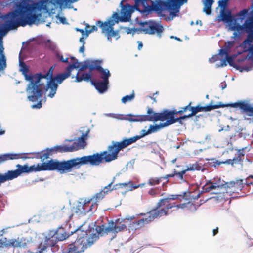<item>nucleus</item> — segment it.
Listing matches in <instances>:
<instances>
[{
  "label": "nucleus",
  "instance_id": "nucleus-1",
  "mask_svg": "<svg viewBox=\"0 0 253 253\" xmlns=\"http://www.w3.org/2000/svg\"><path fill=\"white\" fill-rule=\"evenodd\" d=\"M47 0L34 2L31 0H20L16 4L15 9L4 16L6 20L4 28L0 29V35L7 31L16 29L19 26L31 25L38 19V12L47 8Z\"/></svg>",
  "mask_w": 253,
  "mask_h": 253
},
{
  "label": "nucleus",
  "instance_id": "nucleus-2",
  "mask_svg": "<svg viewBox=\"0 0 253 253\" xmlns=\"http://www.w3.org/2000/svg\"><path fill=\"white\" fill-rule=\"evenodd\" d=\"M134 219V216H129L124 219L118 218L115 221H109L107 226L104 225H96L95 233L82 230L81 229L82 226H80L78 227L80 231L76 232L78 233V236L76 241L69 245L67 253H80L84 252L99 238V236H102L112 233L114 234L112 237H115L118 232L126 230V220L131 222Z\"/></svg>",
  "mask_w": 253,
  "mask_h": 253
},
{
  "label": "nucleus",
  "instance_id": "nucleus-3",
  "mask_svg": "<svg viewBox=\"0 0 253 253\" xmlns=\"http://www.w3.org/2000/svg\"><path fill=\"white\" fill-rule=\"evenodd\" d=\"M88 164L86 156L81 158H75L67 161H58L50 160L47 163L38 164L37 166L34 165L29 167L27 165H21L17 164L16 167L19 175L23 173H29L32 171H40L43 170H57L60 173L71 172L74 167H80L81 166Z\"/></svg>",
  "mask_w": 253,
  "mask_h": 253
},
{
  "label": "nucleus",
  "instance_id": "nucleus-4",
  "mask_svg": "<svg viewBox=\"0 0 253 253\" xmlns=\"http://www.w3.org/2000/svg\"><path fill=\"white\" fill-rule=\"evenodd\" d=\"M148 130L147 131L142 130L140 135H136L129 138H126L121 142L113 141L111 145L108 146L107 150L101 152L100 154L96 153L92 155L85 156L88 164L97 166L99 165L102 162L108 163L116 160L121 150L135 143L139 139L151 134L150 133H148Z\"/></svg>",
  "mask_w": 253,
  "mask_h": 253
},
{
  "label": "nucleus",
  "instance_id": "nucleus-5",
  "mask_svg": "<svg viewBox=\"0 0 253 253\" xmlns=\"http://www.w3.org/2000/svg\"><path fill=\"white\" fill-rule=\"evenodd\" d=\"M224 107H231L233 108L239 107L241 110L246 114L249 116H253V107L251 106L250 104L245 101H239L235 103H228L226 104H222L221 102H219L218 104L215 105H209L206 106H201L200 105H197L196 106H192L190 107V111L191 112L188 114L183 116V120L190 118L192 116L196 115V114L200 112H208L215 109L219 108H223Z\"/></svg>",
  "mask_w": 253,
  "mask_h": 253
},
{
  "label": "nucleus",
  "instance_id": "nucleus-6",
  "mask_svg": "<svg viewBox=\"0 0 253 253\" xmlns=\"http://www.w3.org/2000/svg\"><path fill=\"white\" fill-rule=\"evenodd\" d=\"M143 6L142 12H146L154 11L160 13L164 11L169 10L170 11V14L173 16H176L177 13L179 12V5L178 3H183L184 0H166L165 1L159 0L156 2H152V4L149 6L146 2L148 0H142Z\"/></svg>",
  "mask_w": 253,
  "mask_h": 253
},
{
  "label": "nucleus",
  "instance_id": "nucleus-7",
  "mask_svg": "<svg viewBox=\"0 0 253 253\" xmlns=\"http://www.w3.org/2000/svg\"><path fill=\"white\" fill-rule=\"evenodd\" d=\"M80 231V228H77L73 231H71L70 233H67L64 231V228L58 229L51 236L46 237L44 243H41L38 246V251L36 253H42L45 250L47 247H54L57 243L59 241H63L66 239L69 236Z\"/></svg>",
  "mask_w": 253,
  "mask_h": 253
},
{
  "label": "nucleus",
  "instance_id": "nucleus-8",
  "mask_svg": "<svg viewBox=\"0 0 253 253\" xmlns=\"http://www.w3.org/2000/svg\"><path fill=\"white\" fill-rule=\"evenodd\" d=\"M55 68V65L51 66L48 72L44 75L42 73H36V85L39 87V92H36L34 91V98L33 99V102L38 101L36 104L33 105L32 106V108L40 109L42 107V98L43 95V91L46 89L45 86L43 83L41 82V80L42 79H51L53 78V73Z\"/></svg>",
  "mask_w": 253,
  "mask_h": 253
},
{
  "label": "nucleus",
  "instance_id": "nucleus-9",
  "mask_svg": "<svg viewBox=\"0 0 253 253\" xmlns=\"http://www.w3.org/2000/svg\"><path fill=\"white\" fill-rule=\"evenodd\" d=\"M78 66L76 65L75 64H69L65 69V72L57 74L54 76L53 78H51L49 81H48L46 91L49 90V93L48 94V96L52 98L56 94V90L58 88V84L55 83V81L58 84H61L62 82L68 78L71 74V72L74 69H77Z\"/></svg>",
  "mask_w": 253,
  "mask_h": 253
},
{
  "label": "nucleus",
  "instance_id": "nucleus-10",
  "mask_svg": "<svg viewBox=\"0 0 253 253\" xmlns=\"http://www.w3.org/2000/svg\"><path fill=\"white\" fill-rule=\"evenodd\" d=\"M166 209H153L148 212V216L147 217L143 218L137 221L133 222L130 224L129 227L132 230H136L144 227L146 225L150 224L156 218H159L162 216H166L167 214L166 210L171 207V206L168 205Z\"/></svg>",
  "mask_w": 253,
  "mask_h": 253
},
{
  "label": "nucleus",
  "instance_id": "nucleus-11",
  "mask_svg": "<svg viewBox=\"0 0 253 253\" xmlns=\"http://www.w3.org/2000/svg\"><path fill=\"white\" fill-rule=\"evenodd\" d=\"M19 71L21 72L24 76L25 79L29 82L27 86V91L29 94L28 99L33 102L34 98V91L39 92V87L36 85V73L35 74H28L29 72L28 66L21 59H19Z\"/></svg>",
  "mask_w": 253,
  "mask_h": 253
},
{
  "label": "nucleus",
  "instance_id": "nucleus-12",
  "mask_svg": "<svg viewBox=\"0 0 253 253\" xmlns=\"http://www.w3.org/2000/svg\"><path fill=\"white\" fill-rule=\"evenodd\" d=\"M140 4L138 6H131L128 3H126L125 4H122V8L121 11V17L120 18V21L122 22H128L130 20L131 15L132 13L134 11L135 9L140 11L142 13H146V12H142V10L143 8L142 5V0H138ZM150 11L146 12L149 13Z\"/></svg>",
  "mask_w": 253,
  "mask_h": 253
},
{
  "label": "nucleus",
  "instance_id": "nucleus-13",
  "mask_svg": "<svg viewBox=\"0 0 253 253\" xmlns=\"http://www.w3.org/2000/svg\"><path fill=\"white\" fill-rule=\"evenodd\" d=\"M115 22L112 19H109L104 22L101 21H98L96 25L102 29V32L105 33L108 40L112 37H116V39L119 38L118 31L114 30L113 26Z\"/></svg>",
  "mask_w": 253,
  "mask_h": 253
},
{
  "label": "nucleus",
  "instance_id": "nucleus-14",
  "mask_svg": "<svg viewBox=\"0 0 253 253\" xmlns=\"http://www.w3.org/2000/svg\"><path fill=\"white\" fill-rule=\"evenodd\" d=\"M140 25L141 26V30L145 34L149 35L157 34L160 36L164 31L163 26L155 22H144L141 23Z\"/></svg>",
  "mask_w": 253,
  "mask_h": 253
},
{
  "label": "nucleus",
  "instance_id": "nucleus-15",
  "mask_svg": "<svg viewBox=\"0 0 253 253\" xmlns=\"http://www.w3.org/2000/svg\"><path fill=\"white\" fill-rule=\"evenodd\" d=\"M2 244L5 246V248L12 247L13 248H27L31 242L27 239L24 238H17L8 240L6 238H1Z\"/></svg>",
  "mask_w": 253,
  "mask_h": 253
},
{
  "label": "nucleus",
  "instance_id": "nucleus-16",
  "mask_svg": "<svg viewBox=\"0 0 253 253\" xmlns=\"http://www.w3.org/2000/svg\"><path fill=\"white\" fill-rule=\"evenodd\" d=\"M158 121L166 122L162 123L165 126H167L173 124L176 122H178L180 124H182L181 120H183V116L178 118L173 117L171 116L170 110L165 109L163 111L159 113Z\"/></svg>",
  "mask_w": 253,
  "mask_h": 253
},
{
  "label": "nucleus",
  "instance_id": "nucleus-17",
  "mask_svg": "<svg viewBox=\"0 0 253 253\" xmlns=\"http://www.w3.org/2000/svg\"><path fill=\"white\" fill-rule=\"evenodd\" d=\"M178 198L177 195H171V197L169 198H163L160 199L158 203L157 204L156 207L155 209H166L168 207V205L169 206H171V207L168 209L166 210L167 214L166 216L168 215L169 214V209H171L173 208H176L178 209L180 207L179 205H176L175 203L171 202V200H175Z\"/></svg>",
  "mask_w": 253,
  "mask_h": 253
},
{
  "label": "nucleus",
  "instance_id": "nucleus-18",
  "mask_svg": "<svg viewBox=\"0 0 253 253\" xmlns=\"http://www.w3.org/2000/svg\"><path fill=\"white\" fill-rule=\"evenodd\" d=\"M114 181H112L109 184H108L106 186H105L102 190H104V192H106V194L109 192L112 191L113 190H116L120 188H123L124 187H126L128 186V188L127 190H132L133 189H136L140 186L139 185H134L132 181H130L128 183H119L116 184L113 186L112 188V185Z\"/></svg>",
  "mask_w": 253,
  "mask_h": 253
},
{
  "label": "nucleus",
  "instance_id": "nucleus-19",
  "mask_svg": "<svg viewBox=\"0 0 253 253\" xmlns=\"http://www.w3.org/2000/svg\"><path fill=\"white\" fill-rule=\"evenodd\" d=\"M114 181H112L109 184H108L106 186H105L102 190H104V192H106V194L109 192L112 191L113 190H116L120 188H123L124 187H126L128 186V188L127 190H132L133 189H136L140 186L139 185H134L132 181H130L128 183H119L116 184L113 186L112 188V185Z\"/></svg>",
  "mask_w": 253,
  "mask_h": 253
},
{
  "label": "nucleus",
  "instance_id": "nucleus-20",
  "mask_svg": "<svg viewBox=\"0 0 253 253\" xmlns=\"http://www.w3.org/2000/svg\"><path fill=\"white\" fill-rule=\"evenodd\" d=\"M247 148V147H245L241 149H237V156L234 157L233 159H227L225 161L222 162L217 161L216 163L218 165H220L221 164H227L233 166L234 164H241L243 162L245 154V151Z\"/></svg>",
  "mask_w": 253,
  "mask_h": 253
},
{
  "label": "nucleus",
  "instance_id": "nucleus-21",
  "mask_svg": "<svg viewBox=\"0 0 253 253\" xmlns=\"http://www.w3.org/2000/svg\"><path fill=\"white\" fill-rule=\"evenodd\" d=\"M244 182L242 179H237L236 181L225 183V189L227 192L239 193L244 187Z\"/></svg>",
  "mask_w": 253,
  "mask_h": 253
},
{
  "label": "nucleus",
  "instance_id": "nucleus-22",
  "mask_svg": "<svg viewBox=\"0 0 253 253\" xmlns=\"http://www.w3.org/2000/svg\"><path fill=\"white\" fill-rule=\"evenodd\" d=\"M248 33L247 38L245 39L241 44L244 52H249L251 54L250 58L253 61V32H247Z\"/></svg>",
  "mask_w": 253,
  "mask_h": 253
},
{
  "label": "nucleus",
  "instance_id": "nucleus-23",
  "mask_svg": "<svg viewBox=\"0 0 253 253\" xmlns=\"http://www.w3.org/2000/svg\"><path fill=\"white\" fill-rule=\"evenodd\" d=\"M102 61L99 60H97V62L96 65L94 67L91 66L90 70H96L101 75V78L103 80L109 81V77L110 76V73L109 71L106 69H104L101 67Z\"/></svg>",
  "mask_w": 253,
  "mask_h": 253
},
{
  "label": "nucleus",
  "instance_id": "nucleus-24",
  "mask_svg": "<svg viewBox=\"0 0 253 253\" xmlns=\"http://www.w3.org/2000/svg\"><path fill=\"white\" fill-rule=\"evenodd\" d=\"M84 206L82 205V203H80L75 207H74L72 209V212L71 213L70 210L69 209H65L63 210V212L68 213V219L66 220H70L74 213L78 215L80 214H85V211H84L83 207Z\"/></svg>",
  "mask_w": 253,
  "mask_h": 253
},
{
  "label": "nucleus",
  "instance_id": "nucleus-25",
  "mask_svg": "<svg viewBox=\"0 0 253 253\" xmlns=\"http://www.w3.org/2000/svg\"><path fill=\"white\" fill-rule=\"evenodd\" d=\"M89 130L88 129L85 133H83L82 136L77 139V142H74L71 146H73L75 149V151L80 149H83L86 145V140L88 137Z\"/></svg>",
  "mask_w": 253,
  "mask_h": 253
},
{
  "label": "nucleus",
  "instance_id": "nucleus-26",
  "mask_svg": "<svg viewBox=\"0 0 253 253\" xmlns=\"http://www.w3.org/2000/svg\"><path fill=\"white\" fill-rule=\"evenodd\" d=\"M109 81L103 80L102 82H98L94 79L91 80V84L100 93L104 92L108 88Z\"/></svg>",
  "mask_w": 253,
  "mask_h": 253
},
{
  "label": "nucleus",
  "instance_id": "nucleus-27",
  "mask_svg": "<svg viewBox=\"0 0 253 253\" xmlns=\"http://www.w3.org/2000/svg\"><path fill=\"white\" fill-rule=\"evenodd\" d=\"M75 148L73 146L68 145H57L52 148H51V150L52 151L53 154L58 152L65 153L75 151Z\"/></svg>",
  "mask_w": 253,
  "mask_h": 253
},
{
  "label": "nucleus",
  "instance_id": "nucleus-28",
  "mask_svg": "<svg viewBox=\"0 0 253 253\" xmlns=\"http://www.w3.org/2000/svg\"><path fill=\"white\" fill-rule=\"evenodd\" d=\"M53 154L52 151L51 150V148H47L43 150L41 152H39L35 153L36 158L40 159L41 161L43 162L49 158L50 156Z\"/></svg>",
  "mask_w": 253,
  "mask_h": 253
},
{
  "label": "nucleus",
  "instance_id": "nucleus-29",
  "mask_svg": "<svg viewBox=\"0 0 253 253\" xmlns=\"http://www.w3.org/2000/svg\"><path fill=\"white\" fill-rule=\"evenodd\" d=\"M159 113L155 112L152 108L147 107V114L143 117L146 121H158Z\"/></svg>",
  "mask_w": 253,
  "mask_h": 253
},
{
  "label": "nucleus",
  "instance_id": "nucleus-30",
  "mask_svg": "<svg viewBox=\"0 0 253 253\" xmlns=\"http://www.w3.org/2000/svg\"><path fill=\"white\" fill-rule=\"evenodd\" d=\"M20 154H4L0 155V164L9 160L18 159L21 158Z\"/></svg>",
  "mask_w": 253,
  "mask_h": 253
},
{
  "label": "nucleus",
  "instance_id": "nucleus-31",
  "mask_svg": "<svg viewBox=\"0 0 253 253\" xmlns=\"http://www.w3.org/2000/svg\"><path fill=\"white\" fill-rule=\"evenodd\" d=\"M19 176L17 169L15 170H8L5 174H2L3 182L12 180Z\"/></svg>",
  "mask_w": 253,
  "mask_h": 253
},
{
  "label": "nucleus",
  "instance_id": "nucleus-32",
  "mask_svg": "<svg viewBox=\"0 0 253 253\" xmlns=\"http://www.w3.org/2000/svg\"><path fill=\"white\" fill-rule=\"evenodd\" d=\"M92 76L91 73H83L81 75H80L79 72L78 71L76 76L75 81L76 82H80L82 81H85L87 82L90 81L91 82V80H92L91 79Z\"/></svg>",
  "mask_w": 253,
  "mask_h": 253
},
{
  "label": "nucleus",
  "instance_id": "nucleus-33",
  "mask_svg": "<svg viewBox=\"0 0 253 253\" xmlns=\"http://www.w3.org/2000/svg\"><path fill=\"white\" fill-rule=\"evenodd\" d=\"M97 62V60H93V61H85L84 62V64L83 65H82L81 66H79V72L80 71H85L87 68L89 69V72L88 73H91L94 70H91L90 68L91 66L94 67L96 65Z\"/></svg>",
  "mask_w": 253,
  "mask_h": 253
},
{
  "label": "nucleus",
  "instance_id": "nucleus-34",
  "mask_svg": "<svg viewBox=\"0 0 253 253\" xmlns=\"http://www.w3.org/2000/svg\"><path fill=\"white\" fill-rule=\"evenodd\" d=\"M3 47H0V71L4 69L6 66V58L3 54Z\"/></svg>",
  "mask_w": 253,
  "mask_h": 253
},
{
  "label": "nucleus",
  "instance_id": "nucleus-35",
  "mask_svg": "<svg viewBox=\"0 0 253 253\" xmlns=\"http://www.w3.org/2000/svg\"><path fill=\"white\" fill-rule=\"evenodd\" d=\"M106 195V192H104V190H101L94 195L91 199H92V201H95V204H96L103 199Z\"/></svg>",
  "mask_w": 253,
  "mask_h": 253
},
{
  "label": "nucleus",
  "instance_id": "nucleus-36",
  "mask_svg": "<svg viewBox=\"0 0 253 253\" xmlns=\"http://www.w3.org/2000/svg\"><path fill=\"white\" fill-rule=\"evenodd\" d=\"M222 20L226 22H230L232 20L231 12L227 10H223L221 12Z\"/></svg>",
  "mask_w": 253,
  "mask_h": 253
},
{
  "label": "nucleus",
  "instance_id": "nucleus-37",
  "mask_svg": "<svg viewBox=\"0 0 253 253\" xmlns=\"http://www.w3.org/2000/svg\"><path fill=\"white\" fill-rule=\"evenodd\" d=\"M162 177H153L150 178L148 181L147 184L150 186H154L155 185H158L162 181Z\"/></svg>",
  "mask_w": 253,
  "mask_h": 253
},
{
  "label": "nucleus",
  "instance_id": "nucleus-38",
  "mask_svg": "<svg viewBox=\"0 0 253 253\" xmlns=\"http://www.w3.org/2000/svg\"><path fill=\"white\" fill-rule=\"evenodd\" d=\"M202 169V166L198 162H196L195 164H189L185 169L186 171H194V170H200Z\"/></svg>",
  "mask_w": 253,
  "mask_h": 253
},
{
  "label": "nucleus",
  "instance_id": "nucleus-39",
  "mask_svg": "<svg viewBox=\"0 0 253 253\" xmlns=\"http://www.w3.org/2000/svg\"><path fill=\"white\" fill-rule=\"evenodd\" d=\"M166 127L162 123L159 124L150 125L148 133H152L157 131L159 129Z\"/></svg>",
  "mask_w": 253,
  "mask_h": 253
},
{
  "label": "nucleus",
  "instance_id": "nucleus-40",
  "mask_svg": "<svg viewBox=\"0 0 253 253\" xmlns=\"http://www.w3.org/2000/svg\"><path fill=\"white\" fill-rule=\"evenodd\" d=\"M209 184H211V186L213 187V188L214 189L220 190L222 188H224L225 189V186H224L225 183H221L220 179L218 181L216 182L209 181Z\"/></svg>",
  "mask_w": 253,
  "mask_h": 253
},
{
  "label": "nucleus",
  "instance_id": "nucleus-41",
  "mask_svg": "<svg viewBox=\"0 0 253 253\" xmlns=\"http://www.w3.org/2000/svg\"><path fill=\"white\" fill-rule=\"evenodd\" d=\"M245 185L251 188V186L253 187V175H249L246 179H245Z\"/></svg>",
  "mask_w": 253,
  "mask_h": 253
},
{
  "label": "nucleus",
  "instance_id": "nucleus-42",
  "mask_svg": "<svg viewBox=\"0 0 253 253\" xmlns=\"http://www.w3.org/2000/svg\"><path fill=\"white\" fill-rule=\"evenodd\" d=\"M159 193V190L157 188H152L148 191V194L152 197L157 196Z\"/></svg>",
  "mask_w": 253,
  "mask_h": 253
},
{
  "label": "nucleus",
  "instance_id": "nucleus-43",
  "mask_svg": "<svg viewBox=\"0 0 253 253\" xmlns=\"http://www.w3.org/2000/svg\"><path fill=\"white\" fill-rule=\"evenodd\" d=\"M204 7L203 8V11L206 13L207 15H210L211 13V5L207 4L204 3Z\"/></svg>",
  "mask_w": 253,
  "mask_h": 253
},
{
  "label": "nucleus",
  "instance_id": "nucleus-44",
  "mask_svg": "<svg viewBox=\"0 0 253 253\" xmlns=\"http://www.w3.org/2000/svg\"><path fill=\"white\" fill-rule=\"evenodd\" d=\"M134 97V94L132 93L130 95H126L125 96H124L122 98V102L124 103H126V102L128 101H130L131 99H133Z\"/></svg>",
  "mask_w": 253,
  "mask_h": 253
},
{
  "label": "nucleus",
  "instance_id": "nucleus-45",
  "mask_svg": "<svg viewBox=\"0 0 253 253\" xmlns=\"http://www.w3.org/2000/svg\"><path fill=\"white\" fill-rule=\"evenodd\" d=\"M92 201V199H86L84 200L83 203L82 204V205L83 206H84L83 208H84V211H85V214L86 213H88V211H86L85 209L86 208H88L89 205L90 204V202Z\"/></svg>",
  "mask_w": 253,
  "mask_h": 253
},
{
  "label": "nucleus",
  "instance_id": "nucleus-46",
  "mask_svg": "<svg viewBox=\"0 0 253 253\" xmlns=\"http://www.w3.org/2000/svg\"><path fill=\"white\" fill-rule=\"evenodd\" d=\"M192 102H190L185 107H181V109L178 111L179 114H182L183 113L186 112L188 110H190V107H191Z\"/></svg>",
  "mask_w": 253,
  "mask_h": 253
},
{
  "label": "nucleus",
  "instance_id": "nucleus-47",
  "mask_svg": "<svg viewBox=\"0 0 253 253\" xmlns=\"http://www.w3.org/2000/svg\"><path fill=\"white\" fill-rule=\"evenodd\" d=\"M213 187L211 186V184H209V181L207 182L206 185L203 187V190L205 192H209L210 191L213 190Z\"/></svg>",
  "mask_w": 253,
  "mask_h": 253
},
{
  "label": "nucleus",
  "instance_id": "nucleus-48",
  "mask_svg": "<svg viewBox=\"0 0 253 253\" xmlns=\"http://www.w3.org/2000/svg\"><path fill=\"white\" fill-rule=\"evenodd\" d=\"M97 205L98 204H95V201H94V203H92L91 205L90 204L89 205L88 208H86L85 209V211H88V213L92 211L95 209V206L96 207V209L97 208Z\"/></svg>",
  "mask_w": 253,
  "mask_h": 253
},
{
  "label": "nucleus",
  "instance_id": "nucleus-49",
  "mask_svg": "<svg viewBox=\"0 0 253 253\" xmlns=\"http://www.w3.org/2000/svg\"><path fill=\"white\" fill-rule=\"evenodd\" d=\"M187 171H186L185 169H183L181 171H179L177 174V175H176V176L178 177V179H179L181 180H184V175L186 173Z\"/></svg>",
  "mask_w": 253,
  "mask_h": 253
},
{
  "label": "nucleus",
  "instance_id": "nucleus-50",
  "mask_svg": "<svg viewBox=\"0 0 253 253\" xmlns=\"http://www.w3.org/2000/svg\"><path fill=\"white\" fill-rule=\"evenodd\" d=\"M229 52H230L229 51V50H228V49H226L225 48L220 49L219 50V54L222 56L225 55H226V57L227 55H229Z\"/></svg>",
  "mask_w": 253,
  "mask_h": 253
},
{
  "label": "nucleus",
  "instance_id": "nucleus-51",
  "mask_svg": "<svg viewBox=\"0 0 253 253\" xmlns=\"http://www.w3.org/2000/svg\"><path fill=\"white\" fill-rule=\"evenodd\" d=\"M234 44V41H229L225 43L224 48L226 49H228L229 50V51L230 52V48L233 46Z\"/></svg>",
  "mask_w": 253,
  "mask_h": 253
},
{
  "label": "nucleus",
  "instance_id": "nucleus-52",
  "mask_svg": "<svg viewBox=\"0 0 253 253\" xmlns=\"http://www.w3.org/2000/svg\"><path fill=\"white\" fill-rule=\"evenodd\" d=\"M248 10L247 9H244L239 12L238 15L241 17H241V18H244L248 15Z\"/></svg>",
  "mask_w": 253,
  "mask_h": 253
},
{
  "label": "nucleus",
  "instance_id": "nucleus-53",
  "mask_svg": "<svg viewBox=\"0 0 253 253\" xmlns=\"http://www.w3.org/2000/svg\"><path fill=\"white\" fill-rule=\"evenodd\" d=\"M56 17V18L59 20L60 23H62L63 24H67V22L65 17L60 16L59 15H57Z\"/></svg>",
  "mask_w": 253,
  "mask_h": 253
},
{
  "label": "nucleus",
  "instance_id": "nucleus-54",
  "mask_svg": "<svg viewBox=\"0 0 253 253\" xmlns=\"http://www.w3.org/2000/svg\"><path fill=\"white\" fill-rule=\"evenodd\" d=\"M225 60H226V61H227L229 63V64L230 66H233V63H234V61H233V57L232 56H229V55H227L226 57Z\"/></svg>",
  "mask_w": 253,
  "mask_h": 253
},
{
  "label": "nucleus",
  "instance_id": "nucleus-55",
  "mask_svg": "<svg viewBox=\"0 0 253 253\" xmlns=\"http://www.w3.org/2000/svg\"><path fill=\"white\" fill-rule=\"evenodd\" d=\"M174 177V174H173L172 173H171V174H167L165 176H162V179L166 180V183H168L169 181V178L170 177Z\"/></svg>",
  "mask_w": 253,
  "mask_h": 253
},
{
  "label": "nucleus",
  "instance_id": "nucleus-56",
  "mask_svg": "<svg viewBox=\"0 0 253 253\" xmlns=\"http://www.w3.org/2000/svg\"><path fill=\"white\" fill-rule=\"evenodd\" d=\"M145 116V115H136L135 116V118H136V119L135 120L140 122L142 121H146L145 119L143 117Z\"/></svg>",
  "mask_w": 253,
  "mask_h": 253
},
{
  "label": "nucleus",
  "instance_id": "nucleus-57",
  "mask_svg": "<svg viewBox=\"0 0 253 253\" xmlns=\"http://www.w3.org/2000/svg\"><path fill=\"white\" fill-rule=\"evenodd\" d=\"M219 60L218 55H214L211 58L209 59V61L211 62H214Z\"/></svg>",
  "mask_w": 253,
  "mask_h": 253
},
{
  "label": "nucleus",
  "instance_id": "nucleus-58",
  "mask_svg": "<svg viewBox=\"0 0 253 253\" xmlns=\"http://www.w3.org/2000/svg\"><path fill=\"white\" fill-rule=\"evenodd\" d=\"M70 59L73 61V63L71 64H75L76 65L78 66L77 68H78L79 67V64H80V63L78 61V60L74 57H71Z\"/></svg>",
  "mask_w": 253,
  "mask_h": 253
},
{
  "label": "nucleus",
  "instance_id": "nucleus-59",
  "mask_svg": "<svg viewBox=\"0 0 253 253\" xmlns=\"http://www.w3.org/2000/svg\"><path fill=\"white\" fill-rule=\"evenodd\" d=\"M226 66H227V63H226V61L225 59V60H221L220 64L219 65H218L217 66V67H224Z\"/></svg>",
  "mask_w": 253,
  "mask_h": 253
},
{
  "label": "nucleus",
  "instance_id": "nucleus-60",
  "mask_svg": "<svg viewBox=\"0 0 253 253\" xmlns=\"http://www.w3.org/2000/svg\"><path fill=\"white\" fill-rule=\"evenodd\" d=\"M56 57L61 61L62 62V60H63V56L62 54H61L59 52L56 53Z\"/></svg>",
  "mask_w": 253,
  "mask_h": 253
},
{
  "label": "nucleus",
  "instance_id": "nucleus-61",
  "mask_svg": "<svg viewBox=\"0 0 253 253\" xmlns=\"http://www.w3.org/2000/svg\"><path fill=\"white\" fill-rule=\"evenodd\" d=\"M178 112V111H176V110H170L171 116H172L173 117H175V115L179 114V113Z\"/></svg>",
  "mask_w": 253,
  "mask_h": 253
},
{
  "label": "nucleus",
  "instance_id": "nucleus-62",
  "mask_svg": "<svg viewBox=\"0 0 253 253\" xmlns=\"http://www.w3.org/2000/svg\"><path fill=\"white\" fill-rule=\"evenodd\" d=\"M213 2H214L213 0H205V1L204 2V3L207 4H210V5H212Z\"/></svg>",
  "mask_w": 253,
  "mask_h": 253
},
{
  "label": "nucleus",
  "instance_id": "nucleus-63",
  "mask_svg": "<svg viewBox=\"0 0 253 253\" xmlns=\"http://www.w3.org/2000/svg\"><path fill=\"white\" fill-rule=\"evenodd\" d=\"M76 30L77 31H79V32H80V33H81V34H82V35L83 36L84 35V34H85V31H84V30H83V29H80V28H76Z\"/></svg>",
  "mask_w": 253,
  "mask_h": 253
},
{
  "label": "nucleus",
  "instance_id": "nucleus-64",
  "mask_svg": "<svg viewBox=\"0 0 253 253\" xmlns=\"http://www.w3.org/2000/svg\"><path fill=\"white\" fill-rule=\"evenodd\" d=\"M97 29H98V28H97V26L93 25V26H91V29H90V30L91 31V32H93L94 31H97Z\"/></svg>",
  "mask_w": 253,
  "mask_h": 253
}]
</instances>
